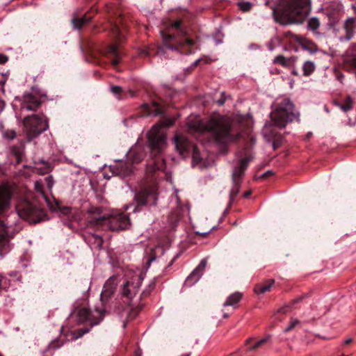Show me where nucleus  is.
<instances>
[{
	"label": "nucleus",
	"mask_w": 356,
	"mask_h": 356,
	"mask_svg": "<svg viewBox=\"0 0 356 356\" xmlns=\"http://www.w3.org/2000/svg\"><path fill=\"white\" fill-rule=\"evenodd\" d=\"M8 60V57L3 54H0V64H3Z\"/></svg>",
	"instance_id": "nucleus-40"
},
{
	"label": "nucleus",
	"mask_w": 356,
	"mask_h": 356,
	"mask_svg": "<svg viewBox=\"0 0 356 356\" xmlns=\"http://www.w3.org/2000/svg\"><path fill=\"white\" fill-rule=\"evenodd\" d=\"M300 323V321L296 318H291L289 325L285 327L284 332H287L293 329L297 325Z\"/></svg>",
	"instance_id": "nucleus-34"
},
{
	"label": "nucleus",
	"mask_w": 356,
	"mask_h": 356,
	"mask_svg": "<svg viewBox=\"0 0 356 356\" xmlns=\"http://www.w3.org/2000/svg\"><path fill=\"white\" fill-rule=\"evenodd\" d=\"M123 327H126V323H124Z\"/></svg>",
	"instance_id": "nucleus-50"
},
{
	"label": "nucleus",
	"mask_w": 356,
	"mask_h": 356,
	"mask_svg": "<svg viewBox=\"0 0 356 356\" xmlns=\"http://www.w3.org/2000/svg\"><path fill=\"white\" fill-rule=\"evenodd\" d=\"M273 63H280L282 66H286L288 65V60L283 56H277L274 60Z\"/></svg>",
	"instance_id": "nucleus-33"
},
{
	"label": "nucleus",
	"mask_w": 356,
	"mask_h": 356,
	"mask_svg": "<svg viewBox=\"0 0 356 356\" xmlns=\"http://www.w3.org/2000/svg\"><path fill=\"white\" fill-rule=\"evenodd\" d=\"M238 6L243 11H248L252 7V4L249 2H240Z\"/></svg>",
	"instance_id": "nucleus-36"
},
{
	"label": "nucleus",
	"mask_w": 356,
	"mask_h": 356,
	"mask_svg": "<svg viewBox=\"0 0 356 356\" xmlns=\"http://www.w3.org/2000/svg\"><path fill=\"white\" fill-rule=\"evenodd\" d=\"M251 194V191H246L245 193H243V197H248Z\"/></svg>",
	"instance_id": "nucleus-43"
},
{
	"label": "nucleus",
	"mask_w": 356,
	"mask_h": 356,
	"mask_svg": "<svg viewBox=\"0 0 356 356\" xmlns=\"http://www.w3.org/2000/svg\"><path fill=\"white\" fill-rule=\"evenodd\" d=\"M355 22L356 19L353 18H350L345 22L344 28L346 31V38L347 40H350L353 35L354 31L356 28Z\"/></svg>",
	"instance_id": "nucleus-21"
},
{
	"label": "nucleus",
	"mask_w": 356,
	"mask_h": 356,
	"mask_svg": "<svg viewBox=\"0 0 356 356\" xmlns=\"http://www.w3.org/2000/svg\"><path fill=\"white\" fill-rule=\"evenodd\" d=\"M9 286L8 280L6 277L0 274V292L6 290Z\"/></svg>",
	"instance_id": "nucleus-32"
},
{
	"label": "nucleus",
	"mask_w": 356,
	"mask_h": 356,
	"mask_svg": "<svg viewBox=\"0 0 356 356\" xmlns=\"http://www.w3.org/2000/svg\"><path fill=\"white\" fill-rule=\"evenodd\" d=\"M273 284V280H268L264 282L257 284L254 287V291L257 294H263L269 291Z\"/></svg>",
	"instance_id": "nucleus-20"
},
{
	"label": "nucleus",
	"mask_w": 356,
	"mask_h": 356,
	"mask_svg": "<svg viewBox=\"0 0 356 356\" xmlns=\"http://www.w3.org/2000/svg\"><path fill=\"white\" fill-rule=\"evenodd\" d=\"M13 192L12 186L8 184L0 186V215L3 214L10 209Z\"/></svg>",
	"instance_id": "nucleus-11"
},
{
	"label": "nucleus",
	"mask_w": 356,
	"mask_h": 356,
	"mask_svg": "<svg viewBox=\"0 0 356 356\" xmlns=\"http://www.w3.org/2000/svg\"><path fill=\"white\" fill-rule=\"evenodd\" d=\"M108 226L111 230L118 231L128 228L129 225V218L121 213L110 215L108 213Z\"/></svg>",
	"instance_id": "nucleus-10"
},
{
	"label": "nucleus",
	"mask_w": 356,
	"mask_h": 356,
	"mask_svg": "<svg viewBox=\"0 0 356 356\" xmlns=\"http://www.w3.org/2000/svg\"><path fill=\"white\" fill-rule=\"evenodd\" d=\"M11 237L9 234L8 226L0 220V255H3L9 250V240Z\"/></svg>",
	"instance_id": "nucleus-12"
},
{
	"label": "nucleus",
	"mask_w": 356,
	"mask_h": 356,
	"mask_svg": "<svg viewBox=\"0 0 356 356\" xmlns=\"http://www.w3.org/2000/svg\"><path fill=\"white\" fill-rule=\"evenodd\" d=\"M353 341V339L349 337V338H347L344 340V343L345 344H349L351 342Z\"/></svg>",
	"instance_id": "nucleus-42"
},
{
	"label": "nucleus",
	"mask_w": 356,
	"mask_h": 356,
	"mask_svg": "<svg viewBox=\"0 0 356 356\" xmlns=\"http://www.w3.org/2000/svg\"><path fill=\"white\" fill-rule=\"evenodd\" d=\"M251 159L249 156L240 159L239 163L234 167L232 177L234 183L238 185V179L243 175Z\"/></svg>",
	"instance_id": "nucleus-17"
},
{
	"label": "nucleus",
	"mask_w": 356,
	"mask_h": 356,
	"mask_svg": "<svg viewBox=\"0 0 356 356\" xmlns=\"http://www.w3.org/2000/svg\"><path fill=\"white\" fill-rule=\"evenodd\" d=\"M24 132L29 140L36 138L49 128L47 118L43 114H33L23 120Z\"/></svg>",
	"instance_id": "nucleus-5"
},
{
	"label": "nucleus",
	"mask_w": 356,
	"mask_h": 356,
	"mask_svg": "<svg viewBox=\"0 0 356 356\" xmlns=\"http://www.w3.org/2000/svg\"><path fill=\"white\" fill-rule=\"evenodd\" d=\"M242 298V293L239 292H235L231 294L224 302V307H234Z\"/></svg>",
	"instance_id": "nucleus-22"
},
{
	"label": "nucleus",
	"mask_w": 356,
	"mask_h": 356,
	"mask_svg": "<svg viewBox=\"0 0 356 356\" xmlns=\"http://www.w3.org/2000/svg\"><path fill=\"white\" fill-rule=\"evenodd\" d=\"M91 19H92V17L86 16V15H84L81 17H74L72 19V23L74 29H79L84 24L89 22L91 20Z\"/></svg>",
	"instance_id": "nucleus-23"
},
{
	"label": "nucleus",
	"mask_w": 356,
	"mask_h": 356,
	"mask_svg": "<svg viewBox=\"0 0 356 356\" xmlns=\"http://www.w3.org/2000/svg\"><path fill=\"white\" fill-rule=\"evenodd\" d=\"M320 23L317 18H311L308 22V28L311 30H316L319 27Z\"/></svg>",
	"instance_id": "nucleus-30"
},
{
	"label": "nucleus",
	"mask_w": 356,
	"mask_h": 356,
	"mask_svg": "<svg viewBox=\"0 0 356 356\" xmlns=\"http://www.w3.org/2000/svg\"><path fill=\"white\" fill-rule=\"evenodd\" d=\"M0 356H2V355L0 354Z\"/></svg>",
	"instance_id": "nucleus-52"
},
{
	"label": "nucleus",
	"mask_w": 356,
	"mask_h": 356,
	"mask_svg": "<svg viewBox=\"0 0 356 356\" xmlns=\"http://www.w3.org/2000/svg\"><path fill=\"white\" fill-rule=\"evenodd\" d=\"M108 52L114 56V58L112 60V65L116 66L120 63V55L118 51V45L113 44L108 48Z\"/></svg>",
	"instance_id": "nucleus-24"
},
{
	"label": "nucleus",
	"mask_w": 356,
	"mask_h": 356,
	"mask_svg": "<svg viewBox=\"0 0 356 356\" xmlns=\"http://www.w3.org/2000/svg\"><path fill=\"white\" fill-rule=\"evenodd\" d=\"M118 282L115 277H110L105 282L101 293V301L105 303L114 293Z\"/></svg>",
	"instance_id": "nucleus-15"
},
{
	"label": "nucleus",
	"mask_w": 356,
	"mask_h": 356,
	"mask_svg": "<svg viewBox=\"0 0 356 356\" xmlns=\"http://www.w3.org/2000/svg\"><path fill=\"white\" fill-rule=\"evenodd\" d=\"M16 209L20 218L31 223H35L40 220L42 210L30 202L26 200L19 202Z\"/></svg>",
	"instance_id": "nucleus-7"
},
{
	"label": "nucleus",
	"mask_w": 356,
	"mask_h": 356,
	"mask_svg": "<svg viewBox=\"0 0 356 356\" xmlns=\"http://www.w3.org/2000/svg\"><path fill=\"white\" fill-rule=\"evenodd\" d=\"M309 0H281L273 10L275 20L283 25L301 22L309 11Z\"/></svg>",
	"instance_id": "nucleus-1"
},
{
	"label": "nucleus",
	"mask_w": 356,
	"mask_h": 356,
	"mask_svg": "<svg viewBox=\"0 0 356 356\" xmlns=\"http://www.w3.org/2000/svg\"><path fill=\"white\" fill-rule=\"evenodd\" d=\"M181 356H189V354H184V355H183Z\"/></svg>",
	"instance_id": "nucleus-49"
},
{
	"label": "nucleus",
	"mask_w": 356,
	"mask_h": 356,
	"mask_svg": "<svg viewBox=\"0 0 356 356\" xmlns=\"http://www.w3.org/2000/svg\"><path fill=\"white\" fill-rule=\"evenodd\" d=\"M45 181L47 183L48 188L51 189L53 184H54L52 176L50 175V176L45 177Z\"/></svg>",
	"instance_id": "nucleus-38"
},
{
	"label": "nucleus",
	"mask_w": 356,
	"mask_h": 356,
	"mask_svg": "<svg viewBox=\"0 0 356 356\" xmlns=\"http://www.w3.org/2000/svg\"><path fill=\"white\" fill-rule=\"evenodd\" d=\"M108 212L100 207H91L86 213V218L88 225L96 226L107 219Z\"/></svg>",
	"instance_id": "nucleus-8"
},
{
	"label": "nucleus",
	"mask_w": 356,
	"mask_h": 356,
	"mask_svg": "<svg viewBox=\"0 0 356 356\" xmlns=\"http://www.w3.org/2000/svg\"><path fill=\"white\" fill-rule=\"evenodd\" d=\"M225 99L223 98V99H219L217 102L218 104L222 105L225 103Z\"/></svg>",
	"instance_id": "nucleus-44"
},
{
	"label": "nucleus",
	"mask_w": 356,
	"mask_h": 356,
	"mask_svg": "<svg viewBox=\"0 0 356 356\" xmlns=\"http://www.w3.org/2000/svg\"><path fill=\"white\" fill-rule=\"evenodd\" d=\"M207 264V261L206 259H202L200 264L196 267V268L190 274V275L187 277L186 280V284L191 286L194 283L197 282L200 277L202 276L206 266Z\"/></svg>",
	"instance_id": "nucleus-16"
},
{
	"label": "nucleus",
	"mask_w": 356,
	"mask_h": 356,
	"mask_svg": "<svg viewBox=\"0 0 356 356\" xmlns=\"http://www.w3.org/2000/svg\"><path fill=\"white\" fill-rule=\"evenodd\" d=\"M228 316H229V315H228L227 314H225H225H223V317H224V318H227V317H228Z\"/></svg>",
	"instance_id": "nucleus-47"
},
{
	"label": "nucleus",
	"mask_w": 356,
	"mask_h": 356,
	"mask_svg": "<svg viewBox=\"0 0 356 356\" xmlns=\"http://www.w3.org/2000/svg\"><path fill=\"white\" fill-rule=\"evenodd\" d=\"M111 90L114 95H118V99H120V95L122 92V89L121 87L113 86H111Z\"/></svg>",
	"instance_id": "nucleus-35"
},
{
	"label": "nucleus",
	"mask_w": 356,
	"mask_h": 356,
	"mask_svg": "<svg viewBox=\"0 0 356 356\" xmlns=\"http://www.w3.org/2000/svg\"><path fill=\"white\" fill-rule=\"evenodd\" d=\"M341 356H348V355H342Z\"/></svg>",
	"instance_id": "nucleus-51"
},
{
	"label": "nucleus",
	"mask_w": 356,
	"mask_h": 356,
	"mask_svg": "<svg viewBox=\"0 0 356 356\" xmlns=\"http://www.w3.org/2000/svg\"><path fill=\"white\" fill-rule=\"evenodd\" d=\"M157 190L155 188L145 189L136 195L137 202L140 204H155L157 200Z\"/></svg>",
	"instance_id": "nucleus-13"
},
{
	"label": "nucleus",
	"mask_w": 356,
	"mask_h": 356,
	"mask_svg": "<svg viewBox=\"0 0 356 356\" xmlns=\"http://www.w3.org/2000/svg\"><path fill=\"white\" fill-rule=\"evenodd\" d=\"M161 35L165 47L170 49H177L184 47H191L195 44L194 40L188 38H185L181 42H180L177 47H174L173 45L169 44V42L174 38V35L170 33V31H162Z\"/></svg>",
	"instance_id": "nucleus-14"
},
{
	"label": "nucleus",
	"mask_w": 356,
	"mask_h": 356,
	"mask_svg": "<svg viewBox=\"0 0 356 356\" xmlns=\"http://www.w3.org/2000/svg\"><path fill=\"white\" fill-rule=\"evenodd\" d=\"M270 119L275 126L284 127L289 122L298 117L294 111L293 103L287 98L277 99L273 106Z\"/></svg>",
	"instance_id": "nucleus-3"
},
{
	"label": "nucleus",
	"mask_w": 356,
	"mask_h": 356,
	"mask_svg": "<svg viewBox=\"0 0 356 356\" xmlns=\"http://www.w3.org/2000/svg\"><path fill=\"white\" fill-rule=\"evenodd\" d=\"M15 136V133L14 131L11 132V136H10V138H13Z\"/></svg>",
	"instance_id": "nucleus-46"
},
{
	"label": "nucleus",
	"mask_w": 356,
	"mask_h": 356,
	"mask_svg": "<svg viewBox=\"0 0 356 356\" xmlns=\"http://www.w3.org/2000/svg\"><path fill=\"white\" fill-rule=\"evenodd\" d=\"M353 101L350 97H347L346 99V103L343 104H340L339 107L343 111H347L352 108Z\"/></svg>",
	"instance_id": "nucleus-31"
},
{
	"label": "nucleus",
	"mask_w": 356,
	"mask_h": 356,
	"mask_svg": "<svg viewBox=\"0 0 356 356\" xmlns=\"http://www.w3.org/2000/svg\"><path fill=\"white\" fill-rule=\"evenodd\" d=\"M191 131L198 132H210L215 140L219 143H225L232 140L230 134L231 122L228 117L220 114L213 115L206 122L196 120L188 122Z\"/></svg>",
	"instance_id": "nucleus-2"
},
{
	"label": "nucleus",
	"mask_w": 356,
	"mask_h": 356,
	"mask_svg": "<svg viewBox=\"0 0 356 356\" xmlns=\"http://www.w3.org/2000/svg\"><path fill=\"white\" fill-rule=\"evenodd\" d=\"M238 187H236L235 191H234V190L232 191L231 195L232 196L234 195H236L238 193Z\"/></svg>",
	"instance_id": "nucleus-45"
},
{
	"label": "nucleus",
	"mask_w": 356,
	"mask_h": 356,
	"mask_svg": "<svg viewBox=\"0 0 356 356\" xmlns=\"http://www.w3.org/2000/svg\"><path fill=\"white\" fill-rule=\"evenodd\" d=\"M268 339H269V337H266V338H264L262 339L257 341L253 345H250L252 342L253 339L249 338L245 341V345L248 346V349L249 350H254L257 348H258L259 347H260L261 345H263L264 343L267 342Z\"/></svg>",
	"instance_id": "nucleus-25"
},
{
	"label": "nucleus",
	"mask_w": 356,
	"mask_h": 356,
	"mask_svg": "<svg viewBox=\"0 0 356 356\" xmlns=\"http://www.w3.org/2000/svg\"><path fill=\"white\" fill-rule=\"evenodd\" d=\"M130 154L132 156V160L134 163H139L143 159L144 154L142 150L136 152V149H132L130 151Z\"/></svg>",
	"instance_id": "nucleus-28"
},
{
	"label": "nucleus",
	"mask_w": 356,
	"mask_h": 356,
	"mask_svg": "<svg viewBox=\"0 0 356 356\" xmlns=\"http://www.w3.org/2000/svg\"><path fill=\"white\" fill-rule=\"evenodd\" d=\"M127 280L122 287V294L129 300L134 298L138 293L145 273L140 270L127 273Z\"/></svg>",
	"instance_id": "nucleus-6"
},
{
	"label": "nucleus",
	"mask_w": 356,
	"mask_h": 356,
	"mask_svg": "<svg viewBox=\"0 0 356 356\" xmlns=\"http://www.w3.org/2000/svg\"><path fill=\"white\" fill-rule=\"evenodd\" d=\"M35 188L38 193H40L42 195V196L44 197L45 200H47V197H46V196H44V193H43L42 184L40 181H37L35 182Z\"/></svg>",
	"instance_id": "nucleus-37"
},
{
	"label": "nucleus",
	"mask_w": 356,
	"mask_h": 356,
	"mask_svg": "<svg viewBox=\"0 0 356 356\" xmlns=\"http://www.w3.org/2000/svg\"><path fill=\"white\" fill-rule=\"evenodd\" d=\"M110 26H111V28H110L111 32L113 34V35L118 40L121 41V34H120L118 27L115 24H113L112 22L110 23Z\"/></svg>",
	"instance_id": "nucleus-29"
},
{
	"label": "nucleus",
	"mask_w": 356,
	"mask_h": 356,
	"mask_svg": "<svg viewBox=\"0 0 356 356\" xmlns=\"http://www.w3.org/2000/svg\"><path fill=\"white\" fill-rule=\"evenodd\" d=\"M180 25H181V22L179 20H176L171 24L170 26H171V28L177 29L179 28Z\"/></svg>",
	"instance_id": "nucleus-39"
},
{
	"label": "nucleus",
	"mask_w": 356,
	"mask_h": 356,
	"mask_svg": "<svg viewBox=\"0 0 356 356\" xmlns=\"http://www.w3.org/2000/svg\"><path fill=\"white\" fill-rule=\"evenodd\" d=\"M304 74L305 76L310 75L315 70V65L312 61H306L302 66Z\"/></svg>",
	"instance_id": "nucleus-26"
},
{
	"label": "nucleus",
	"mask_w": 356,
	"mask_h": 356,
	"mask_svg": "<svg viewBox=\"0 0 356 356\" xmlns=\"http://www.w3.org/2000/svg\"><path fill=\"white\" fill-rule=\"evenodd\" d=\"M104 313L105 310L104 309H97L92 312L86 307L79 308L77 312L79 321H88L92 325L99 323V321L103 318Z\"/></svg>",
	"instance_id": "nucleus-9"
},
{
	"label": "nucleus",
	"mask_w": 356,
	"mask_h": 356,
	"mask_svg": "<svg viewBox=\"0 0 356 356\" xmlns=\"http://www.w3.org/2000/svg\"><path fill=\"white\" fill-rule=\"evenodd\" d=\"M175 120L174 118L167 119L163 122L154 125L149 131L147 137L152 154L159 155L164 150L166 147V134L163 128L170 127Z\"/></svg>",
	"instance_id": "nucleus-4"
},
{
	"label": "nucleus",
	"mask_w": 356,
	"mask_h": 356,
	"mask_svg": "<svg viewBox=\"0 0 356 356\" xmlns=\"http://www.w3.org/2000/svg\"><path fill=\"white\" fill-rule=\"evenodd\" d=\"M299 300H300V299H296L294 300V302H298Z\"/></svg>",
	"instance_id": "nucleus-48"
},
{
	"label": "nucleus",
	"mask_w": 356,
	"mask_h": 356,
	"mask_svg": "<svg viewBox=\"0 0 356 356\" xmlns=\"http://www.w3.org/2000/svg\"><path fill=\"white\" fill-rule=\"evenodd\" d=\"M285 35L286 37H289L290 41H295L301 45L305 44V39L302 36L296 35L291 32L286 33Z\"/></svg>",
	"instance_id": "nucleus-27"
},
{
	"label": "nucleus",
	"mask_w": 356,
	"mask_h": 356,
	"mask_svg": "<svg viewBox=\"0 0 356 356\" xmlns=\"http://www.w3.org/2000/svg\"><path fill=\"white\" fill-rule=\"evenodd\" d=\"M23 98L22 109L35 111L40 105V101L31 94H26Z\"/></svg>",
	"instance_id": "nucleus-18"
},
{
	"label": "nucleus",
	"mask_w": 356,
	"mask_h": 356,
	"mask_svg": "<svg viewBox=\"0 0 356 356\" xmlns=\"http://www.w3.org/2000/svg\"><path fill=\"white\" fill-rule=\"evenodd\" d=\"M88 330H77V335L75 337L76 339L82 337L85 333H86Z\"/></svg>",
	"instance_id": "nucleus-41"
},
{
	"label": "nucleus",
	"mask_w": 356,
	"mask_h": 356,
	"mask_svg": "<svg viewBox=\"0 0 356 356\" xmlns=\"http://www.w3.org/2000/svg\"><path fill=\"white\" fill-rule=\"evenodd\" d=\"M175 143L176 148L180 154H184V153L187 152L189 149V142L187 138L183 136H176L175 138Z\"/></svg>",
	"instance_id": "nucleus-19"
}]
</instances>
